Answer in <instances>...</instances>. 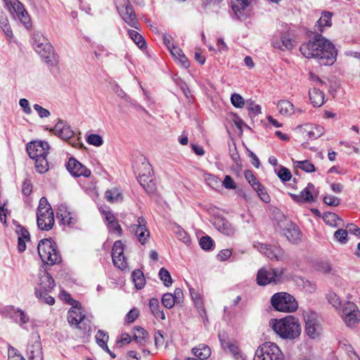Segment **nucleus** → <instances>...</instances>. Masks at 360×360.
I'll return each mask as SVG.
<instances>
[{
  "label": "nucleus",
  "instance_id": "3",
  "mask_svg": "<svg viewBox=\"0 0 360 360\" xmlns=\"http://www.w3.org/2000/svg\"><path fill=\"white\" fill-rule=\"evenodd\" d=\"M32 46L35 51L40 55L44 62L51 65H56L58 60L53 47L39 32H34L32 35Z\"/></svg>",
  "mask_w": 360,
  "mask_h": 360
},
{
  "label": "nucleus",
  "instance_id": "47",
  "mask_svg": "<svg viewBox=\"0 0 360 360\" xmlns=\"http://www.w3.org/2000/svg\"><path fill=\"white\" fill-rule=\"evenodd\" d=\"M176 303L175 298L173 297V294L167 292L162 297V304L167 309H172Z\"/></svg>",
  "mask_w": 360,
  "mask_h": 360
},
{
  "label": "nucleus",
  "instance_id": "37",
  "mask_svg": "<svg viewBox=\"0 0 360 360\" xmlns=\"http://www.w3.org/2000/svg\"><path fill=\"white\" fill-rule=\"evenodd\" d=\"M277 108L279 112L283 115H290L296 112L292 103L287 100L280 101L277 105Z\"/></svg>",
  "mask_w": 360,
  "mask_h": 360
},
{
  "label": "nucleus",
  "instance_id": "48",
  "mask_svg": "<svg viewBox=\"0 0 360 360\" xmlns=\"http://www.w3.org/2000/svg\"><path fill=\"white\" fill-rule=\"evenodd\" d=\"M174 231L178 237V238L181 240L185 244H189L190 237L188 236V234L186 233V231L179 226H176L174 229Z\"/></svg>",
  "mask_w": 360,
  "mask_h": 360
},
{
  "label": "nucleus",
  "instance_id": "19",
  "mask_svg": "<svg viewBox=\"0 0 360 360\" xmlns=\"http://www.w3.org/2000/svg\"><path fill=\"white\" fill-rule=\"evenodd\" d=\"M297 129L301 131L304 136L311 140L319 138L325 132V129L322 126L312 124H305L298 126Z\"/></svg>",
  "mask_w": 360,
  "mask_h": 360
},
{
  "label": "nucleus",
  "instance_id": "46",
  "mask_svg": "<svg viewBox=\"0 0 360 360\" xmlns=\"http://www.w3.org/2000/svg\"><path fill=\"white\" fill-rule=\"evenodd\" d=\"M257 187L253 188L257 193L260 199L266 203H268L271 200V198L266 192L264 186L261 184H257Z\"/></svg>",
  "mask_w": 360,
  "mask_h": 360
},
{
  "label": "nucleus",
  "instance_id": "20",
  "mask_svg": "<svg viewBox=\"0 0 360 360\" xmlns=\"http://www.w3.org/2000/svg\"><path fill=\"white\" fill-rule=\"evenodd\" d=\"M37 222L39 229L42 231L51 230L55 222L53 212H47V210H39V212H37Z\"/></svg>",
  "mask_w": 360,
  "mask_h": 360
},
{
  "label": "nucleus",
  "instance_id": "60",
  "mask_svg": "<svg viewBox=\"0 0 360 360\" xmlns=\"http://www.w3.org/2000/svg\"><path fill=\"white\" fill-rule=\"evenodd\" d=\"M39 210L46 211L48 212H53L51 205L49 203L47 199L45 197H42L39 202V206L37 209V212H39Z\"/></svg>",
  "mask_w": 360,
  "mask_h": 360
},
{
  "label": "nucleus",
  "instance_id": "10",
  "mask_svg": "<svg viewBox=\"0 0 360 360\" xmlns=\"http://www.w3.org/2000/svg\"><path fill=\"white\" fill-rule=\"evenodd\" d=\"M253 248L271 260L279 261L284 257V252L278 245H270L259 242H254Z\"/></svg>",
  "mask_w": 360,
  "mask_h": 360
},
{
  "label": "nucleus",
  "instance_id": "33",
  "mask_svg": "<svg viewBox=\"0 0 360 360\" xmlns=\"http://www.w3.org/2000/svg\"><path fill=\"white\" fill-rule=\"evenodd\" d=\"M149 308L152 314L156 318L161 320L165 319V315L161 309L159 300L156 298H151L149 300Z\"/></svg>",
  "mask_w": 360,
  "mask_h": 360
},
{
  "label": "nucleus",
  "instance_id": "39",
  "mask_svg": "<svg viewBox=\"0 0 360 360\" xmlns=\"http://www.w3.org/2000/svg\"><path fill=\"white\" fill-rule=\"evenodd\" d=\"M131 277L137 289L141 290L145 286L146 280L142 271L140 269L134 270L132 272Z\"/></svg>",
  "mask_w": 360,
  "mask_h": 360
},
{
  "label": "nucleus",
  "instance_id": "15",
  "mask_svg": "<svg viewBox=\"0 0 360 360\" xmlns=\"http://www.w3.org/2000/svg\"><path fill=\"white\" fill-rule=\"evenodd\" d=\"M112 259L113 264L121 270L127 267L126 258L124 256V244L121 240H116L112 248Z\"/></svg>",
  "mask_w": 360,
  "mask_h": 360
},
{
  "label": "nucleus",
  "instance_id": "41",
  "mask_svg": "<svg viewBox=\"0 0 360 360\" xmlns=\"http://www.w3.org/2000/svg\"><path fill=\"white\" fill-rule=\"evenodd\" d=\"M293 165L295 167L300 168L308 173L315 171V166L309 160L294 161Z\"/></svg>",
  "mask_w": 360,
  "mask_h": 360
},
{
  "label": "nucleus",
  "instance_id": "32",
  "mask_svg": "<svg viewBox=\"0 0 360 360\" xmlns=\"http://www.w3.org/2000/svg\"><path fill=\"white\" fill-rule=\"evenodd\" d=\"M309 96L311 104L315 108L321 107L324 103V94L319 89H309Z\"/></svg>",
  "mask_w": 360,
  "mask_h": 360
},
{
  "label": "nucleus",
  "instance_id": "16",
  "mask_svg": "<svg viewBox=\"0 0 360 360\" xmlns=\"http://www.w3.org/2000/svg\"><path fill=\"white\" fill-rule=\"evenodd\" d=\"M122 19L131 27L139 29V23L129 0H121Z\"/></svg>",
  "mask_w": 360,
  "mask_h": 360
},
{
  "label": "nucleus",
  "instance_id": "12",
  "mask_svg": "<svg viewBox=\"0 0 360 360\" xmlns=\"http://www.w3.org/2000/svg\"><path fill=\"white\" fill-rule=\"evenodd\" d=\"M147 222L144 217H139L136 223L131 225L129 230L134 233L141 245H145L150 236V232L146 226Z\"/></svg>",
  "mask_w": 360,
  "mask_h": 360
},
{
  "label": "nucleus",
  "instance_id": "28",
  "mask_svg": "<svg viewBox=\"0 0 360 360\" xmlns=\"http://www.w3.org/2000/svg\"><path fill=\"white\" fill-rule=\"evenodd\" d=\"M332 13L329 11H323L321 16L316 21L314 26V32L316 34H321L323 32L325 27H330L332 25Z\"/></svg>",
  "mask_w": 360,
  "mask_h": 360
},
{
  "label": "nucleus",
  "instance_id": "57",
  "mask_svg": "<svg viewBox=\"0 0 360 360\" xmlns=\"http://www.w3.org/2000/svg\"><path fill=\"white\" fill-rule=\"evenodd\" d=\"M33 186L31 183V181L28 179H26L23 181L22 184L21 191L24 195L29 196L32 192Z\"/></svg>",
  "mask_w": 360,
  "mask_h": 360
},
{
  "label": "nucleus",
  "instance_id": "63",
  "mask_svg": "<svg viewBox=\"0 0 360 360\" xmlns=\"http://www.w3.org/2000/svg\"><path fill=\"white\" fill-rule=\"evenodd\" d=\"M8 360H25V359L14 347H9Z\"/></svg>",
  "mask_w": 360,
  "mask_h": 360
},
{
  "label": "nucleus",
  "instance_id": "7",
  "mask_svg": "<svg viewBox=\"0 0 360 360\" xmlns=\"http://www.w3.org/2000/svg\"><path fill=\"white\" fill-rule=\"evenodd\" d=\"M284 269L274 268L260 269L257 274V283L259 285H266L270 283L278 284L283 281Z\"/></svg>",
  "mask_w": 360,
  "mask_h": 360
},
{
  "label": "nucleus",
  "instance_id": "38",
  "mask_svg": "<svg viewBox=\"0 0 360 360\" xmlns=\"http://www.w3.org/2000/svg\"><path fill=\"white\" fill-rule=\"evenodd\" d=\"M323 219L326 224L333 227L340 226V223L342 221L341 218L333 212L324 213L323 215Z\"/></svg>",
  "mask_w": 360,
  "mask_h": 360
},
{
  "label": "nucleus",
  "instance_id": "36",
  "mask_svg": "<svg viewBox=\"0 0 360 360\" xmlns=\"http://www.w3.org/2000/svg\"><path fill=\"white\" fill-rule=\"evenodd\" d=\"M272 43L275 48L283 51L290 50L293 47L291 39L285 34L281 36L280 41H274Z\"/></svg>",
  "mask_w": 360,
  "mask_h": 360
},
{
  "label": "nucleus",
  "instance_id": "58",
  "mask_svg": "<svg viewBox=\"0 0 360 360\" xmlns=\"http://www.w3.org/2000/svg\"><path fill=\"white\" fill-rule=\"evenodd\" d=\"M245 177L248 181V183L251 185L252 188L257 187V184H260V182L257 179L253 172L250 170H246L245 172Z\"/></svg>",
  "mask_w": 360,
  "mask_h": 360
},
{
  "label": "nucleus",
  "instance_id": "27",
  "mask_svg": "<svg viewBox=\"0 0 360 360\" xmlns=\"http://www.w3.org/2000/svg\"><path fill=\"white\" fill-rule=\"evenodd\" d=\"M219 339L224 350L233 355L236 359H238L239 355L238 345L224 335L219 334Z\"/></svg>",
  "mask_w": 360,
  "mask_h": 360
},
{
  "label": "nucleus",
  "instance_id": "4",
  "mask_svg": "<svg viewBox=\"0 0 360 360\" xmlns=\"http://www.w3.org/2000/svg\"><path fill=\"white\" fill-rule=\"evenodd\" d=\"M37 250L42 262L48 265L52 266L62 262L57 245L51 238L41 239L38 243Z\"/></svg>",
  "mask_w": 360,
  "mask_h": 360
},
{
  "label": "nucleus",
  "instance_id": "40",
  "mask_svg": "<svg viewBox=\"0 0 360 360\" xmlns=\"http://www.w3.org/2000/svg\"><path fill=\"white\" fill-rule=\"evenodd\" d=\"M128 34L129 37L134 41L139 48L141 49L146 48V43L144 38L138 32L134 30H129Z\"/></svg>",
  "mask_w": 360,
  "mask_h": 360
},
{
  "label": "nucleus",
  "instance_id": "31",
  "mask_svg": "<svg viewBox=\"0 0 360 360\" xmlns=\"http://www.w3.org/2000/svg\"><path fill=\"white\" fill-rule=\"evenodd\" d=\"M191 296L194 302V304L195 307L198 308V312L201 317L202 318L203 321L207 319V317L206 316V311L203 305L202 299L201 295L195 291L193 288H189Z\"/></svg>",
  "mask_w": 360,
  "mask_h": 360
},
{
  "label": "nucleus",
  "instance_id": "52",
  "mask_svg": "<svg viewBox=\"0 0 360 360\" xmlns=\"http://www.w3.org/2000/svg\"><path fill=\"white\" fill-rule=\"evenodd\" d=\"M278 176L282 181L285 182L290 180L292 174L288 168L282 166L278 172Z\"/></svg>",
  "mask_w": 360,
  "mask_h": 360
},
{
  "label": "nucleus",
  "instance_id": "11",
  "mask_svg": "<svg viewBox=\"0 0 360 360\" xmlns=\"http://www.w3.org/2000/svg\"><path fill=\"white\" fill-rule=\"evenodd\" d=\"M340 315L348 326H353L360 320V313L356 304L352 302L344 304Z\"/></svg>",
  "mask_w": 360,
  "mask_h": 360
},
{
  "label": "nucleus",
  "instance_id": "30",
  "mask_svg": "<svg viewBox=\"0 0 360 360\" xmlns=\"http://www.w3.org/2000/svg\"><path fill=\"white\" fill-rule=\"evenodd\" d=\"M249 4V0H231L232 10L238 20H242L244 16L243 11Z\"/></svg>",
  "mask_w": 360,
  "mask_h": 360
},
{
  "label": "nucleus",
  "instance_id": "5",
  "mask_svg": "<svg viewBox=\"0 0 360 360\" xmlns=\"http://www.w3.org/2000/svg\"><path fill=\"white\" fill-rule=\"evenodd\" d=\"M271 303L276 310L280 311L293 312L298 308L295 297L284 292L275 293L271 298Z\"/></svg>",
  "mask_w": 360,
  "mask_h": 360
},
{
  "label": "nucleus",
  "instance_id": "51",
  "mask_svg": "<svg viewBox=\"0 0 360 360\" xmlns=\"http://www.w3.org/2000/svg\"><path fill=\"white\" fill-rule=\"evenodd\" d=\"M231 102L234 107L238 108H241L245 105L244 98L240 94L236 93L231 95Z\"/></svg>",
  "mask_w": 360,
  "mask_h": 360
},
{
  "label": "nucleus",
  "instance_id": "45",
  "mask_svg": "<svg viewBox=\"0 0 360 360\" xmlns=\"http://www.w3.org/2000/svg\"><path fill=\"white\" fill-rule=\"evenodd\" d=\"M49 292V291H41L40 289H35V295L38 298L42 300L45 303L52 305L54 304L55 300L52 296L48 295Z\"/></svg>",
  "mask_w": 360,
  "mask_h": 360
},
{
  "label": "nucleus",
  "instance_id": "61",
  "mask_svg": "<svg viewBox=\"0 0 360 360\" xmlns=\"http://www.w3.org/2000/svg\"><path fill=\"white\" fill-rule=\"evenodd\" d=\"M328 302L336 309L341 306L340 297L334 292H330L328 295Z\"/></svg>",
  "mask_w": 360,
  "mask_h": 360
},
{
  "label": "nucleus",
  "instance_id": "25",
  "mask_svg": "<svg viewBox=\"0 0 360 360\" xmlns=\"http://www.w3.org/2000/svg\"><path fill=\"white\" fill-rule=\"evenodd\" d=\"M213 224L219 231L224 235L232 236L235 233V228L224 217H216Z\"/></svg>",
  "mask_w": 360,
  "mask_h": 360
},
{
  "label": "nucleus",
  "instance_id": "50",
  "mask_svg": "<svg viewBox=\"0 0 360 360\" xmlns=\"http://www.w3.org/2000/svg\"><path fill=\"white\" fill-rule=\"evenodd\" d=\"M348 231L346 229H339L334 233L335 238L342 244L347 242Z\"/></svg>",
  "mask_w": 360,
  "mask_h": 360
},
{
  "label": "nucleus",
  "instance_id": "29",
  "mask_svg": "<svg viewBox=\"0 0 360 360\" xmlns=\"http://www.w3.org/2000/svg\"><path fill=\"white\" fill-rule=\"evenodd\" d=\"M85 314L83 313L81 307L77 306L70 308L68 313V321L72 327H75L79 322L84 319Z\"/></svg>",
  "mask_w": 360,
  "mask_h": 360
},
{
  "label": "nucleus",
  "instance_id": "49",
  "mask_svg": "<svg viewBox=\"0 0 360 360\" xmlns=\"http://www.w3.org/2000/svg\"><path fill=\"white\" fill-rule=\"evenodd\" d=\"M108 339L109 336L107 332L103 330H98L97 334L96 335V340L100 347L105 346Z\"/></svg>",
  "mask_w": 360,
  "mask_h": 360
},
{
  "label": "nucleus",
  "instance_id": "23",
  "mask_svg": "<svg viewBox=\"0 0 360 360\" xmlns=\"http://www.w3.org/2000/svg\"><path fill=\"white\" fill-rule=\"evenodd\" d=\"M315 190V186L311 183H309L300 194H290L291 198L297 202H314L315 198L313 192Z\"/></svg>",
  "mask_w": 360,
  "mask_h": 360
},
{
  "label": "nucleus",
  "instance_id": "17",
  "mask_svg": "<svg viewBox=\"0 0 360 360\" xmlns=\"http://www.w3.org/2000/svg\"><path fill=\"white\" fill-rule=\"evenodd\" d=\"M67 169L70 173L75 177H89L91 174V172L89 169L83 165L74 158H70L69 159V161L67 164Z\"/></svg>",
  "mask_w": 360,
  "mask_h": 360
},
{
  "label": "nucleus",
  "instance_id": "9",
  "mask_svg": "<svg viewBox=\"0 0 360 360\" xmlns=\"http://www.w3.org/2000/svg\"><path fill=\"white\" fill-rule=\"evenodd\" d=\"M305 333L311 339L319 338L322 333V326L316 314L307 313L304 315Z\"/></svg>",
  "mask_w": 360,
  "mask_h": 360
},
{
  "label": "nucleus",
  "instance_id": "21",
  "mask_svg": "<svg viewBox=\"0 0 360 360\" xmlns=\"http://www.w3.org/2000/svg\"><path fill=\"white\" fill-rule=\"evenodd\" d=\"M283 234L292 243H297L301 239V232L297 226L292 221H286L282 229Z\"/></svg>",
  "mask_w": 360,
  "mask_h": 360
},
{
  "label": "nucleus",
  "instance_id": "53",
  "mask_svg": "<svg viewBox=\"0 0 360 360\" xmlns=\"http://www.w3.org/2000/svg\"><path fill=\"white\" fill-rule=\"evenodd\" d=\"M246 105L248 111L254 116L258 115L261 113V107L259 105L255 103L253 101L248 100Z\"/></svg>",
  "mask_w": 360,
  "mask_h": 360
},
{
  "label": "nucleus",
  "instance_id": "59",
  "mask_svg": "<svg viewBox=\"0 0 360 360\" xmlns=\"http://www.w3.org/2000/svg\"><path fill=\"white\" fill-rule=\"evenodd\" d=\"M108 229L109 232L111 233H117L118 236H121L122 235V229L117 220L108 224Z\"/></svg>",
  "mask_w": 360,
  "mask_h": 360
},
{
  "label": "nucleus",
  "instance_id": "2",
  "mask_svg": "<svg viewBox=\"0 0 360 360\" xmlns=\"http://www.w3.org/2000/svg\"><path fill=\"white\" fill-rule=\"evenodd\" d=\"M272 328L281 338L294 340L301 333L299 320L292 316H288L281 319L272 320Z\"/></svg>",
  "mask_w": 360,
  "mask_h": 360
},
{
  "label": "nucleus",
  "instance_id": "54",
  "mask_svg": "<svg viewBox=\"0 0 360 360\" xmlns=\"http://www.w3.org/2000/svg\"><path fill=\"white\" fill-rule=\"evenodd\" d=\"M86 141L89 144L94 146H101L103 143L102 137L100 135L96 134H90L87 137Z\"/></svg>",
  "mask_w": 360,
  "mask_h": 360
},
{
  "label": "nucleus",
  "instance_id": "35",
  "mask_svg": "<svg viewBox=\"0 0 360 360\" xmlns=\"http://www.w3.org/2000/svg\"><path fill=\"white\" fill-rule=\"evenodd\" d=\"M193 354L200 360L207 359L210 356V348L203 344L199 345L198 347L192 349Z\"/></svg>",
  "mask_w": 360,
  "mask_h": 360
},
{
  "label": "nucleus",
  "instance_id": "13",
  "mask_svg": "<svg viewBox=\"0 0 360 360\" xmlns=\"http://www.w3.org/2000/svg\"><path fill=\"white\" fill-rule=\"evenodd\" d=\"M147 222L144 217H139L136 223L131 225L129 230L134 233L141 245H145L150 236V232L146 226Z\"/></svg>",
  "mask_w": 360,
  "mask_h": 360
},
{
  "label": "nucleus",
  "instance_id": "24",
  "mask_svg": "<svg viewBox=\"0 0 360 360\" xmlns=\"http://www.w3.org/2000/svg\"><path fill=\"white\" fill-rule=\"evenodd\" d=\"M3 313L5 316L10 317L14 321L20 325L28 321V317L25 312L20 309H15L13 306H7L4 308Z\"/></svg>",
  "mask_w": 360,
  "mask_h": 360
},
{
  "label": "nucleus",
  "instance_id": "43",
  "mask_svg": "<svg viewBox=\"0 0 360 360\" xmlns=\"http://www.w3.org/2000/svg\"><path fill=\"white\" fill-rule=\"evenodd\" d=\"M105 198L110 202H114L122 199V193L117 188L108 190L105 192Z\"/></svg>",
  "mask_w": 360,
  "mask_h": 360
},
{
  "label": "nucleus",
  "instance_id": "62",
  "mask_svg": "<svg viewBox=\"0 0 360 360\" xmlns=\"http://www.w3.org/2000/svg\"><path fill=\"white\" fill-rule=\"evenodd\" d=\"M16 233L18 234V238H21V239H25L27 241L30 240V239L29 231L21 225H18L17 226Z\"/></svg>",
  "mask_w": 360,
  "mask_h": 360
},
{
  "label": "nucleus",
  "instance_id": "6",
  "mask_svg": "<svg viewBox=\"0 0 360 360\" xmlns=\"http://www.w3.org/2000/svg\"><path fill=\"white\" fill-rule=\"evenodd\" d=\"M253 360H284V354L276 344L266 342L257 349Z\"/></svg>",
  "mask_w": 360,
  "mask_h": 360
},
{
  "label": "nucleus",
  "instance_id": "18",
  "mask_svg": "<svg viewBox=\"0 0 360 360\" xmlns=\"http://www.w3.org/2000/svg\"><path fill=\"white\" fill-rule=\"evenodd\" d=\"M27 355L29 360H44L42 347L39 335L32 338V341L27 348Z\"/></svg>",
  "mask_w": 360,
  "mask_h": 360
},
{
  "label": "nucleus",
  "instance_id": "44",
  "mask_svg": "<svg viewBox=\"0 0 360 360\" xmlns=\"http://www.w3.org/2000/svg\"><path fill=\"white\" fill-rule=\"evenodd\" d=\"M158 276L160 279L163 282L165 286L169 287L172 284V278L170 273L165 268L162 267L160 271Z\"/></svg>",
  "mask_w": 360,
  "mask_h": 360
},
{
  "label": "nucleus",
  "instance_id": "1",
  "mask_svg": "<svg viewBox=\"0 0 360 360\" xmlns=\"http://www.w3.org/2000/svg\"><path fill=\"white\" fill-rule=\"evenodd\" d=\"M301 53L307 58H316L321 65H331L336 60L337 50L332 42L321 34H314L300 47Z\"/></svg>",
  "mask_w": 360,
  "mask_h": 360
},
{
  "label": "nucleus",
  "instance_id": "26",
  "mask_svg": "<svg viewBox=\"0 0 360 360\" xmlns=\"http://www.w3.org/2000/svg\"><path fill=\"white\" fill-rule=\"evenodd\" d=\"M39 287L41 291H51L55 287V281L52 276L46 271H43L39 275Z\"/></svg>",
  "mask_w": 360,
  "mask_h": 360
},
{
  "label": "nucleus",
  "instance_id": "55",
  "mask_svg": "<svg viewBox=\"0 0 360 360\" xmlns=\"http://www.w3.org/2000/svg\"><path fill=\"white\" fill-rule=\"evenodd\" d=\"M199 243L202 249L208 250L213 246L214 241L210 236H205L200 238Z\"/></svg>",
  "mask_w": 360,
  "mask_h": 360
},
{
  "label": "nucleus",
  "instance_id": "34",
  "mask_svg": "<svg viewBox=\"0 0 360 360\" xmlns=\"http://www.w3.org/2000/svg\"><path fill=\"white\" fill-rule=\"evenodd\" d=\"M0 27L5 34L8 41L10 42L13 37V34L8 18L4 13H1L0 14Z\"/></svg>",
  "mask_w": 360,
  "mask_h": 360
},
{
  "label": "nucleus",
  "instance_id": "64",
  "mask_svg": "<svg viewBox=\"0 0 360 360\" xmlns=\"http://www.w3.org/2000/svg\"><path fill=\"white\" fill-rule=\"evenodd\" d=\"M323 202L328 205L336 207L340 205V200L333 195H326L323 198Z\"/></svg>",
  "mask_w": 360,
  "mask_h": 360
},
{
  "label": "nucleus",
  "instance_id": "22",
  "mask_svg": "<svg viewBox=\"0 0 360 360\" xmlns=\"http://www.w3.org/2000/svg\"><path fill=\"white\" fill-rule=\"evenodd\" d=\"M51 131L55 135L63 140L70 139L74 135V131L70 126L66 122L60 120L56 124Z\"/></svg>",
  "mask_w": 360,
  "mask_h": 360
},
{
  "label": "nucleus",
  "instance_id": "14",
  "mask_svg": "<svg viewBox=\"0 0 360 360\" xmlns=\"http://www.w3.org/2000/svg\"><path fill=\"white\" fill-rule=\"evenodd\" d=\"M49 149V145L46 141H34L26 145L27 152L31 159L46 156Z\"/></svg>",
  "mask_w": 360,
  "mask_h": 360
},
{
  "label": "nucleus",
  "instance_id": "8",
  "mask_svg": "<svg viewBox=\"0 0 360 360\" xmlns=\"http://www.w3.org/2000/svg\"><path fill=\"white\" fill-rule=\"evenodd\" d=\"M6 6L12 15H15L25 27L29 29L32 24L30 16L22 4L18 0H6Z\"/></svg>",
  "mask_w": 360,
  "mask_h": 360
},
{
  "label": "nucleus",
  "instance_id": "42",
  "mask_svg": "<svg viewBox=\"0 0 360 360\" xmlns=\"http://www.w3.org/2000/svg\"><path fill=\"white\" fill-rule=\"evenodd\" d=\"M33 160H35V168L39 173L43 174L48 171L49 165L46 160V156L43 158H34Z\"/></svg>",
  "mask_w": 360,
  "mask_h": 360
},
{
  "label": "nucleus",
  "instance_id": "56",
  "mask_svg": "<svg viewBox=\"0 0 360 360\" xmlns=\"http://www.w3.org/2000/svg\"><path fill=\"white\" fill-rule=\"evenodd\" d=\"M75 328L79 329L83 334H89L91 330L89 321L85 317Z\"/></svg>",
  "mask_w": 360,
  "mask_h": 360
}]
</instances>
